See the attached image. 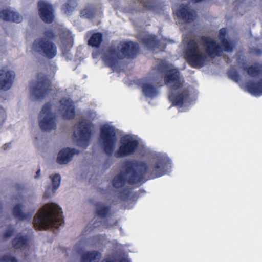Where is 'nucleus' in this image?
Returning a JSON list of instances; mask_svg holds the SVG:
<instances>
[{
  "label": "nucleus",
  "instance_id": "f257e3e1",
  "mask_svg": "<svg viewBox=\"0 0 262 262\" xmlns=\"http://www.w3.org/2000/svg\"><path fill=\"white\" fill-rule=\"evenodd\" d=\"M163 77L165 84L170 88V101L173 105L180 107L179 111H185L190 102L188 93L183 87V77L180 76L178 70L172 66L162 63L157 69H154L150 73L142 84L144 95L150 98L157 96L159 93L158 89L162 86Z\"/></svg>",
  "mask_w": 262,
  "mask_h": 262
},
{
  "label": "nucleus",
  "instance_id": "f03ea898",
  "mask_svg": "<svg viewBox=\"0 0 262 262\" xmlns=\"http://www.w3.org/2000/svg\"><path fill=\"white\" fill-rule=\"evenodd\" d=\"M226 34V29L222 28L217 39L207 36L190 39L184 38L181 47L189 64L192 67L200 68L210 58L220 56L223 51H232L233 44L227 38Z\"/></svg>",
  "mask_w": 262,
  "mask_h": 262
},
{
  "label": "nucleus",
  "instance_id": "7ed1b4c3",
  "mask_svg": "<svg viewBox=\"0 0 262 262\" xmlns=\"http://www.w3.org/2000/svg\"><path fill=\"white\" fill-rule=\"evenodd\" d=\"M166 161L164 157L158 155L150 163L137 161L127 162L124 170L113 179V185L116 188H121L126 181L140 185L146 173L150 174L152 178L161 177L165 174Z\"/></svg>",
  "mask_w": 262,
  "mask_h": 262
},
{
  "label": "nucleus",
  "instance_id": "20e7f679",
  "mask_svg": "<svg viewBox=\"0 0 262 262\" xmlns=\"http://www.w3.org/2000/svg\"><path fill=\"white\" fill-rule=\"evenodd\" d=\"M116 132L115 127L108 123L101 125L99 142L107 155H114L117 158L134 154L136 151L139 142L133 135L123 136L120 140V146L115 150L117 143Z\"/></svg>",
  "mask_w": 262,
  "mask_h": 262
},
{
  "label": "nucleus",
  "instance_id": "39448f33",
  "mask_svg": "<svg viewBox=\"0 0 262 262\" xmlns=\"http://www.w3.org/2000/svg\"><path fill=\"white\" fill-rule=\"evenodd\" d=\"M61 208L53 203H47L40 208L34 217L33 224L36 229H58L63 224Z\"/></svg>",
  "mask_w": 262,
  "mask_h": 262
},
{
  "label": "nucleus",
  "instance_id": "423d86ee",
  "mask_svg": "<svg viewBox=\"0 0 262 262\" xmlns=\"http://www.w3.org/2000/svg\"><path fill=\"white\" fill-rule=\"evenodd\" d=\"M138 50L139 45L137 43L132 41L121 42L107 49L104 53L103 59L108 66L113 67L119 59L133 57Z\"/></svg>",
  "mask_w": 262,
  "mask_h": 262
},
{
  "label": "nucleus",
  "instance_id": "0eeeda50",
  "mask_svg": "<svg viewBox=\"0 0 262 262\" xmlns=\"http://www.w3.org/2000/svg\"><path fill=\"white\" fill-rule=\"evenodd\" d=\"M54 37V32L51 30H46L43 36L39 37L33 42L31 52L34 55H39L49 58H54L57 54L56 46L51 41Z\"/></svg>",
  "mask_w": 262,
  "mask_h": 262
},
{
  "label": "nucleus",
  "instance_id": "6e6552de",
  "mask_svg": "<svg viewBox=\"0 0 262 262\" xmlns=\"http://www.w3.org/2000/svg\"><path fill=\"white\" fill-rule=\"evenodd\" d=\"M38 120L39 126L42 130L50 131L56 128V115L51 103H46L43 105L38 114Z\"/></svg>",
  "mask_w": 262,
  "mask_h": 262
},
{
  "label": "nucleus",
  "instance_id": "1a4fd4ad",
  "mask_svg": "<svg viewBox=\"0 0 262 262\" xmlns=\"http://www.w3.org/2000/svg\"><path fill=\"white\" fill-rule=\"evenodd\" d=\"M248 74L255 77L257 81L247 83L246 89L251 95L254 96L262 95V66L259 63L255 64L248 68H246Z\"/></svg>",
  "mask_w": 262,
  "mask_h": 262
},
{
  "label": "nucleus",
  "instance_id": "9d476101",
  "mask_svg": "<svg viewBox=\"0 0 262 262\" xmlns=\"http://www.w3.org/2000/svg\"><path fill=\"white\" fill-rule=\"evenodd\" d=\"M91 124L88 120H81L75 126L74 138L78 146L85 148L91 138Z\"/></svg>",
  "mask_w": 262,
  "mask_h": 262
},
{
  "label": "nucleus",
  "instance_id": "9b49d317",
  "mask_svg": "<svg viewBox=\"0 0 262 262\" xmlns=\"http://www.w3.org/2000/svg\"><path fill=\"white\" fill-rule=\"evenodd\" d=\"M30 85V97L33 100L42 99L48 96L51 91L49 80L43 76H39L38 81L32 82Z\"/></svg>",
  "mask_w": 262,
  "mask_h": 262
},
{
  "label": "nucleus",
  "instance_id": "f8f14e48",
  "mask_svg": "<svg viewBox=\"0 0 262 262\" xmlns=\"http://www.w3.org/2000/svg\"><path fill=\"white\" fill-rule=\"evenodd\" d=\"M173 13L184 23H190L196 17V13L187 4H179L173 8Z\"/></svg>",
  "mask_w": 262,
  "mask_h": 262
},
{
  "label": "nucleus",
  "instance_id": "ddd939ff",
  "mask_svg": "<svg viewBox=\"0 0 262 262\" xmlns=\"http://www.w3.org/2000/svg\"><path fill=\"white\" fill-rule=\"evenodd\" d=\"M12 246L14 249L19 250L25 256L32 252V243L28 237L21 234H17L12 241Z\"/></svg>",
  "mask_w": 262,
  "mask_h": 262
},
{
  "label": "nucleus",
  "instance_id": "4468645a",
  "mask_svg": "<svg viewBox=\"0 0 262 262\" xmlns=\"http://www.w3.org/2000/svg\"><path fill=\"white\" fill-rule=\"evenodd\" d=\"M32 203L27 199H24L21 203H17L12 210V213L14 217L19 220H30L32 217L34 209L30 211L25 212L23 209L31 208Z\"/></svg>",
  "mask_w": 262,
  "mask_h": 262
},
{
  "label": "nucleus",
  "instance_id": "2eb2a0df",
  "mask_svg": "<svg viewBox=\"0 0 262 262\" xmlns=\"http://www.w3.org/2000/svg\"><path fill=\"white\" fill-rule=\"evenodd\" d=\"M15 74L13 71L7 67L0 69V89L4 91L10 90L13 84Z\"/></svg>",
  "mask_w": 262,
  "mask_h": 262
},
{
  "label": "nucleus",
  "instance_id": "dca6fc26",
  "mask_svg": "<svg viewBox=\"0 0 262 262\" xmlns=\"http://www.w3.org/2000/svg\"><path fill=\"white\" fill-rule=\"evenodd\" d=\"M38 10L42 20L46 23H51L55 16L52 6L48 2L40 1L38 3Z\"/></svg>",
  "mask_w": 262,
  "mask_h": 262
},
{
  "label": "nucleus",
  "instance_id": "f3484780",
  "mask_svg": "<svg viewBox=\"0 0 262 262\" xmlns=\"http://www.w3.org/2000/svg\"><path fill=\"white\" fill-rule=\"evenodd\" d=\"M0 18L6 21L15 23H20L23 20V16L12 7H7L1 10Z\"/></svg>",
  "mask_w": 262,
  "mask_h": 262
},
{
  "label": "nucleus",
  "instance_id": "a211bd4d",
  "mask_svg": "<svg viewBox=\"0 0 262 262\" xmlns=\"http://www.w3.org/2000/svg\"><path fill=\"white\" fill-rule=\"evenodd\" d=\"M60 103L59 111L64 118L72 119L75 117V107L71 99H63Z\"/></svg>",
  "mask_w": 262,
  "mask_h": 262
},
{
  "label": "nucleus",
  "instance_id": "6ab92c4d",
  "mask_svg": "<svg viewBox=\"0 0 262 262\" xmlns=\"http://www.w3.org/2000/svg\"><path fill=\"white\" fill-rule=\"evenodd\" d=\"M78 153V150L75 148H63L59 151L58 154L57 162L59 164H67L72 161L75 155Z\"/></svg>",
  "mask_w": 262,
  "mask_h": 262
},
{
  "label": "nucleus",
  "instance_id": "aec40b11",
  "mask_svg": "<svg viewBox=\"0 0 262 262\" xmlns=\"http://www.w3.org/2000/svg\"><path fill=\"white\" fill-rule=\"evenodd\" d=\"M102 254L97 251H85L81 254L82 262H99Z\"/></svg>",
  "mask_w": 262,
  "mask_h": 262
},
{
  "label": "nucleus",
  "instance_id": "412c9836",
  "mask_svg": "<svg viewBox=\"0 0 262 262\" xmlns=\"http://www.w3.org/2000/svg\"><path fill=\"white\" fill-rule=\"evenodd\" d=\"M61 38L62 49L68 51L73 46V36L71 32L68 30H64L61 34Z\"/></svg>",
  "mask_w": 262,
  "mask_h": 262
},
{
  "label": "nucleus",
  "instance_id": "4be33fe9",
  "mask_svg": "<svg viewBox=\"0 0 262 262\" xmlns=\"http://www.w3.org/2000/svg\"><path fill=\"white\" fill-rule=\"evenodd\" d=\"M142 39L145 46L149 49L154 50L158 47L159 42L156 40V37L154 35H146V37Z\"/></svg>",
  "mask_w": 262,
  "mask_h": 262
},
{
  "label": "nucleus",
  "instance_id": "5701e85b",
  "mask_svg": "<svg viewBox=\"0 0 262 262\" xmlns=\"http://www.w3.org/2000/svg\"><path fill=\"white\" fill-rule=\"evenodd\" d=\"M96 211L99 216L104 217L108 214L110 208L104 203L99 202L96 205Z\"/></svg>",
  "mask_w": 262,
  "mask_h": 262
},
{
  "label": "nucleus",
  "instance_id": "b1692460",
  "mask_svg": "<svg viewBox=\"0 0 262 262\" xmlns=\"http://www.w3.org/2000/svg\"><path fill=\"white\" fill-rule=\"evenodd\" d=\"M102 40V34L100 33L93 34L89 40V45L96 48H98Z\"/></svg>",
  "mask_w": 262,
  "mask_h": 262
},
{
  "label": "nucleus",
  "instance_id": "393cba45",
  "mask_svg": "<svg viewBox=\"0 0 262 262\" xmlns=\"http://www.w3.org/2000/svg\"><path fill=\"white\" fill-rule=\"evenodd\" d=\"M77 5V0H67L63 6L62 10L64 12L69 15Z\"/></svg>",
  "mask_w": 262,
  "mask_h": 262
},
{
  "label": "nucleus",
  "instance_id": "a878e982",
  "mask_svg": "<svg viewBox=\"0 0 262 262\" xmlns=\"http://www.w3.org/2000/svg\"><path fill=\"white\" fill-rule=\"evenodd\" d=\"M94 16V10L92 7L88 6L85 7L80 13V16L84 18H91Z\"/></svg>",
  "mask_w": 262,
  "mask_h": 262
},
{
  "label": "nucleus",
  "instance_id": "bb28decb",
  "mask_svg": "<svg viewBox=\"0 0 262 262\" xmlns=\"http://www.w3.org/2000/svg\"><path fill=\"white\" fill-rule=\"evenodd\" d=\"M52 181V186L55 187V189H58L60 185L61 177L58 174H54L50 176Z\"/></svg>",
  "mask_w": 262,
  "mask_h": 262
},
{
  "label": "nucleus",
  "instance_id": "cd10ccee",
  "mask_svg": "<svg viewBox=\"0 0 262 262\" xmlns=\"http://www.w3.org/2000/svg\"><path fill=\"white\" fill-rule=\"evenodd\" d=\"M57 189H55L53 186L49 185L47 187L46 191L44 193L43 197L47 199L50 198L54 196Z\"/></svg>",
  "mask_w": 262,
  "mask_h": 262
},
{
  "label": "nucleus",
  "instance_id": "c85d7f7f",
  "mask_svg": "<svg viewBox=\"0 0 262 262\" xmlns=\"http://www.w3.org/2000/svg\"><path fill=\"white\" fill-rule=\"evenodd\" d=\"M0 262H17V259L10 254H7L0 257Z\"/></svg>",
  "mask_w": 262,
  "mask_h": 262
},
{
  "label": "nucleus",
  "instance_id": "c756f323",
  "mask_svg": "<svg viewBox=\"0 0 262 262\" xmlns=\"http://www.w3.org/2000/svg\"><path fill=\"white\" fill-rule=\"evenodd\" d=\"M15 231V228L13 226L10 225L7 228V230L5 231L4 234V238L5 239L7 240L10 238L12 235L13 234Z\"/></svg>",
  "mask_w": 262,
  "mask_h": 262
},
{
  "label": "nucleus",
  "instance_id": "7c9ffc66",
  "mask_svg": "<svg viewBox=\"0 0 262 262\" xmlns=\"http://www.w3.org/2000/svg\"><path fill=\"white\" fill-rule=\"evenodd\" d=\"M228 75L232 80L236 82L240 80L239 76L234 69H230L228 71Z\"/></svg>",
  "mask_w": 262,
  "mask_h": 262
},
{
  "label": "nucleus",
  "instance_id": "2f4dec72",
  "mask_svg": "<svg viewBox=\"0 0 262 262\" xmlns=\"http://www.w3.org/2000/svg\"><path fill=\"white\" fill-rule=\"evenodd\" d=\"M156 0H141V3L146 8L152 9L154 8V4Z\"/></svg>",
  "mask_w": 262,
  "mask_h": 262
},
{
  "label": "nucleus",
  "instance_id": "473e14b6",
  "mask_svg": "<svg viewBox=\"0 0 262 262\" xmlns=\"http://www.w3.org/2000/svg\"><path fill=\"white\" fill-rule=\"evenodd\" d=\"M6 118V113L5 110L0 106V123L3 122Z\"/></svg>",
  "mask_w": 262,
  "mask_h": 262
},
{
  "label": "nucleus",
  "instance_id": "72a5a7b5",
  "mask_svg": "<svg viewBox=\"0 0 262 262\" xmlns=\"http://www.w3.org/2000/svg\"><path fill=\"white\" fill-rule=\"evenodd\" d=\"M40 170H38L37 171H36V175L35 176V179H39L40 177Z\"/></svg>",
  "mask_w": 262,
  "mask_h": 262
},
{
  "label": "nucleus",
  "instance_id": "f704fd0d",
  "mask_svg": "<svg viewBox=\"0 0 262 262\" xmlns=\"http://www.w3.org/2000/svg\"><path fill=\"white\" fill-rule=\"evenodd\" d=\"M97 54H93V58H97Z\"/></svg>",
  "mask_w": 262,
  "mask_h": 262
},
{
  "label": "nucleus",
  "instance_id": "c9c22d12",
  "mask_svg": "<svg viewBox=\"0 0 262 262\" xmlns=\"http://www.w3.org/2000/svg\"><path fill=\"white\" fill-rule=\"evenodd\" d=\"M95 117V114L94 113H92V116H90V118H94Z\"/></svg>",
  "mask_w": 262,
  "mask_h": 262
}]
</instances>
